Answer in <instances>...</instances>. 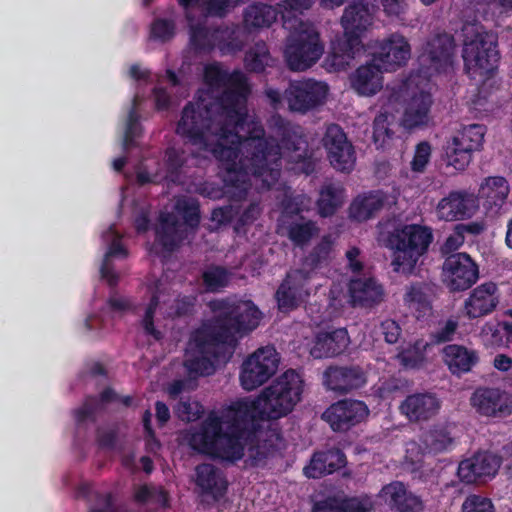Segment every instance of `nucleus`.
<instances>
[{
    "label": "nucleus",
    "mask_w": 512,
    "mask_h": 512,
    "mask_svg": "<svg viewBox=\"0 0 512 512\" xmlns=\"http://www.w3.org/2000/svg\"><path fill=\"white\" fill-rule=\"evenodd\" d=\"M189 110L180 117L176 133L188 143L210 152L226 170L224 182L240 192H247L249 176L260 179L262 188L269 190L279 180L282 168L281 150L295 153L298 160L308 154V141L303 128L273 114L267 120L272 134L265 136L263 126L252 121L247 125V135L240 129H229V133L218 131V126L192 125Z\"/></svg>",
    "instance_id": "f257e3e1"
},
{
    "label": "nucleus",
    "mask_w": 512,
    "mask_h": 512,
    "mask_svg": "<svg viewBox=\"0 0 512 512\" xmlns=\"http://www.w3.org/2000/svg\"><path fill=\"white\" fill-rule=\"evenodd\" d=\"M303 387L299 373L285 371L257 398L233 402L223 416L209 414L191 434V448L211 459L236 463L244 456L241 440L251 438L261 428V421L289 414L301 400Z\"/></svg>",
    "instance_id": "f03ea898"
},
{
    "label": "nucleus",
    "mask_w": 512,
    "mask_h": 512,
    "mask_svg": "<svg viewBox=\"0 0 512 512\" xmlns=\"http://www.w3.org/2000/svg\"><path fill=\"white\" fill-rule=\"evenodd\" d=\"M215 314L200 326L201 341L226 342L234 346L238 338L254 331L260 324L262 312L252 300H212L208 304Z\"/></svg>",
    "instance_id": "7ed1b4c3"
},
{
    "label": "nucleus",
    "mask_w": 512,
    "mask_h": 512,
    "mask_svg": "<svg viewBox=\"0 0 512 512\" xmlns=\"http://www.w3.org/2000/svg\"><path fill=\"white\" fill-rule=\"evenodd\" d=\"M247 96L225 88L215 98L199 97L195 103L188 102L182 109L181 116L186 109L189 110V121L192 125L218 126V131L229 133V129H245L246 113L241 105L246 102Z\"/></svg>",
    "instance_id": "20e7f679"
},
{
    "label": "nucleus",
    "mask_w": 512,
    "mask_h": 512,
    "mask_svg": "<svg viewBox=\"0 0 512 512\" xmlns=\"http://www.w3.org/2000/svg\"><path fill=\"white\" fill-rule=\"evenodd\" d=\"M177 214L161 213L156 228V242L163 251L172 253L180 247L188 236V230L195 232L201 221L199 201L192 197H183L174 205Z\"/></svg>",
    "instance_id": "39448f33"
},
{
    "label": "nucleus",
    "mask_w": 512,
    "mask_h": 512,
    "mask_svg": "<svg viewBox=\"0 0 512 512\" xmlns=\"http://www.w3.org/2000/svg\"><path fill=\"white\" fill-rule=\"evenodd\" d=\"M433 238L432 229L420 224H404L390 232L386 246L394 251V270L412 273L420 257L427 253Z\"/></svg>",
    "instance_id": "423d86ee"
},
{
    "label": "nucleus",
    "mask_w": 512,
    "mask_h": 512,
    "mask_svg": "<svg viewBox=\"0 0 512 512\" xmlns=\"http://www.w3.org/2000/svg\"><path fill=\"white\" fill-rule=\"evenodd\" d=\"M323 52L319 32L312 24L301 21L287 39L284 57L291 71H305L321 58Z\"/></svg>",
    "instance_id": "0eeeda50"
},
{
    "label": "nucleus",
    "mask_w": 512,
    "mask_h": 512,
    "mask_svg": "<svg viewBox=\"0 0 512 512\" xmlns=\"http://www.w3.org/2000/svg\"><path fill=\"white\" fill-rule=\"evenodd\" d=\"M462 57L465 71L471 78L490 76L500 58L497 39L488 32H477L474 38L464 42Z\"/></svg>",
    "instance_id": "6e6552de"
},
{
    "label": "nucleus",
    "mask_w": 512,
    "mask_h": 512,
    "mask_svg": "<svg viewBox=\"0 0 512 512\" xmlns=\"http://www.w3.org/2000/svg\"><path fill=\"white\" fill-rule=\"evenodd\" d=\"M279 354L273 346L258 348L241 366L240 382L243 389L252 391L266 383L277 371Z\"/></svg>",
    "instance_id": "1a4fd4ad"
},
{
    "label": "nucleus",
    "mask_w": 512,
    "mask_h": 512,
    "mask_svg": "<svg viewBox=\"0 0 512 512\" xmlns=\"http://www.w3.org/2000/svg\"><path fill=\"white\" fill-rule=\"evenodd\" d=\"M328 91V85L321 81L293 80L284 91V100L290 111L305 114L324 104Z\"/></svg>",
    "instance_id": "9d476101"
},
{
    "label": "nucleus",
    "mask_w": 512,
    "mask_h": 512,
    "mask_svg": "<svg viewBox=\"0 0 512 512\" xmlns=\"http://www.w3.org/2000/svg\"><path fill=\"white\" fill-rule=\"evenodd\" d=\"M454 38L447 33L430 37L418 57L419 65L430 76L446 71L452 65Z\"/></svg>",
    "instance_id": "9b49d317"
},
{
    "label": "nucleus",
    "mask_w": 512,
    "mask_h": 512,
    "mask_svg": "<svg viewBox=\"0 0 512 512\" xmlns=\"http://www.w3.org/2000/svg\"><path fill=\"white\" fill-rule=\"evenodd\" d=\"M310 272L294 269L287 272L275 292L280 312L288 313L297 309L310 296Z\"/></svg>",
    "instance_id": "f8f14e48"
},
{
    "label": "nucleus",
    "mask_w": 512,
    "mask_h": 512,
    "mask_svg": "<svg viewBox=\"0 0 512 512\" xmlns=\"http://www.w3.org/2000/svg\"><path fill=\"white\" fill-rule=\"evenodd\" d=\"M443 276L450 291H465L478 280L479 268L467 253H454L443 263Z\"/></svg>",
    "instance_id": "ddd939ff"
},
{
    "label": "nucleus",
    "mask_w": 512,
    "mask_h": 512,
    "mask_svg": "<svg viewBox=\"0 0 512 512\" xmlns=\"http://www.w3.org/2000/svg\"><path fill=\"white\" fill-rule=\"evenodd\" d=\"M200 327L192 334V341L195 345L197 355L185 361L187 370L196 375L209 376L212 375L216 366L225 358V345L226 342L205 341L200 340L199 335Z\"/></svg>",
    "instance_id": "4468645a"
},
{
    "label": "nucleus",
    "mask_w": 512,
    "mask_h": 512,
    "mask_svg": "<svg viewBox=\"0 0 512 512\" xmlns=\"http://www.w3.org/2000/svg\"><path fill=\"white\" fill-rule=\"evenodd\" d=\"M369 415V408L364 401L342 399L332 403L322 414V419L335 432H346L360 424Z\"/></svg>",
    "instance_id": "2eb2a0df"
},
{
    "label": "nucleus",
    "mask_w": 512,
    "mask_h": 512,
    "mask_svg": "<svg viewBox=\"0 0 512 512\" xmlns=\"http://www.w3.org/2000/svg\"><path fill=\"white\" fill-rule=\"evenodd\" d=\"M330 164L341 172H350L355 165L356 156L353 145L338 124H330L322 139Z\"/></svg>",
    "instance_id": "dca6fc26"
},
{
    "label": "nucleus",
    "mask_w": 512,
    "mask_h": 512,
    "mask_svg": "<svg viewBox=\"0 0 512 512\" xmlns=\"http://www.w3.org/2000/svg\"><path fill=\"white\" fill-rule=\"evenodd\" d=\"M470 402L482 416L503 418L512 413V395L500 388L478 387Z\"/></svg>",
    "instance_id": "f3484780"
},
{
    "label": "nucleus",
    "mask_w": 512,
    "mask_h": 512,
    "mask_svg": "<svg viewBox=\"0 0 512 512\" xmlns=\"http://www.w3.org/2000/svg\"><path fill=\"white\" fill-rule=\"evenodd\" d=\"M441 400L433 392L412 393L400 403L399 411L410 423L427 422L441 409Z\"/></svg>",
    "instance_id": "a211bd4d"
},
{
    "label": "nucleus",
    "mask_w": 512,
    "mask_h": 512,
    "mask_svg": "<svg viewBox=\"0 0 512 512\" xmlns=\"http://www.w3.org/2000/svg\"><path fill=\"white\" fill-rule=\"evenodd\" d=\"M366 375L358 365L329 366L323 373V383L328 390L346 394L366 384Z\"/></svg>",
    "instance_id": "6ab92c4d"
},
{
    "label": "nucleus",
    "mask_w": 512,
    "mask_h": 512,
    "mask_svg": "<svg viewBox=\"0 0 512 512\" xmlns=\"http://www.w3.org/2000/svg\"><path fill=\"white\" fill-rule=\"evenodd\" d=\"M478 208L477 199L466 191H452L436 207L439 219L456 221L470 218Z\"/></svg>",
    "instance_id": "aec40b11"
},
{
    "label": "nucleus",
    "mask_w": 512,
    "mask_h": 512,
    "mask_svg": "<svg viewBox=\"0 0 512 512\" xmlns=\"http://www.w3.org/2000/svg\"><path fill=\"white\" fill-rule=\"evenodd\" d=\"M499 290L494 282H485L474 288L464 301L469 319H476L493 313L499 304Z\"/></svg>",
    "instance_id": "412c9836"
},
{
    "label": "nucleus",
    "mask_w": 512,
    "mask_h": 512,
    "mask_svg": "<svg viewBox=\"0 0 512 512\" xmlns=\"http://www.w3.org/2000/svg\"><path fill=\"white\" fill-rule=\"evenodd\" d=\"M411 55V47L407 39L401 34H391L379 47V52L374 56L384 71H394L406 64Z\"/></svg>",
    "instance_id": "4be33fe9"
},
{
    "label": "nucleus",
    "mask_w": 512,
    "mask_h": 512,
    "mask_svg": "<svg viewBox=\"0 0 512 512\" xmlns=\"http://www.w3.org/2000/svg\"><path fill=\"white\" fill-rule=\"evenodd\" d=\"M195 484L201 495L209 496L214 501H219L226 495L229 485L224 472L210 463L196 466Z\"/></svg>",
    "instance_id": "5701e85b"
},
{
    "label": "nucleus",
    "mask_w": 512,
    "mask_h": 512,
    "mask_svg": "<svg viewBox=\"0 0 512 512\" xmlns=\"http://www.w3.org/2000/svg\"><path fill=\"white\" fill-rule=\"evenodd\" d=\"M349 343L350 338L345 328L320 331L314 337L310 355L314 359L336 357L346 350Z\"/></svg>",
    "instance_id": "b1692460"
},
{
    "label": "nucleus",
    "mask_w": 512,
    "mask_h": 512,
    "mask_svg": "<svg viewBox=\"0 0 512 512\" xmlns=\"http://www.w3.org/2000/svg\"><path fill=\"white\" fill-rule=\"evenodd\" d=\"M348 293L354 307H372L383 299L384 291L374 277L354 275L348 284Z\"/></svg>",
    "instance_id": "393cba45"
},
{
    "label": "nucleus",
    "mask_w": 512,
    "mask_h": 512,
    "mask_svg": "<svg viewBox=\"0 0 512 512\" xmlns=\"http://www.w3.org/2000/svg\"><path fill=\"white\" fill-rule=\"evenodd\" d=\"M377 9L378 0H353L341 17L343 29L351 28L363 33L372 24Z\"/></svg>",
    "instance_id": "a878e982"
},
{
    "label": "nucleus",
    "mask_w": 512,
    "mask_h": 512,
    "mask_svg": "<svg viewBox=\"0 0 512 512\" xmlns=\"http://www.w3.org/2000/svg\"><path fill=\"white\" fill-rule=\"evenodd\" d=\"M443 363L452 375L460 377L479 362L478 353L460 344H447L441 350Z\"/></svg>",
    "instance_id": "bb28decb"
},
{
    "label": "nucleus",
    "mask_w": 512,
    "mask_h": 512,
    "mask_svg": "<svg viewBox=\"0 0 512 512\" xmlns=\"http://www.w3.org/2000/svg\"><path fill=\"white\" fill-rule=\"evenodd\" d=\"M454 438L448 425L437 423L424 431L419 438V449L422 454L437 455L452 450Z\"/></svg>",
    "instance_id": "cd10ccee"
},
{
    "label": "nucleus",
    "mask_w": 512,
    "mask_h": 512,
    "mask_svg": "<svg viewBox=\"0 0 512 512\" xmlns=\"http://www.w3.org/2000/svg\"><path fill=\"white\" fill-rule=\"evenodd\" d=\"M389 198V194L383 190H372L359 195L350 206V216L358 221L371 219L389 204Z\"/></svg>",
    "instance_id": "c85d7f7f"
},
{
    "label": "nucleus",
    "mask_w": 512,
    "mask_h": 512,
    "mask_svg": "<svg viewBox=\"0 0 512 512\" xmlns=\"http://www.w3.org/2000/svg\"><path fill=\"white\" fill-rule=\"evenodd\" d=\"M403 302L418 320L426 318L433 309L430 286L425 282L411 283L405 288Z\"/></svg>",
    "instance_id": "c756f323"
},
{
    "label": "nucleus",
    "mask_w": 512,
    "mask_h": 512,
    "mask_svg": "<svg viewBox=\"0 0 512 512\" xmlns=\"http://www.w3.org/2000/svg\"><path fill=\"white\" fill-rule=\"evenodd\" d=\"M361 34L354 29H344L342 36L336 37L331 42V58L334 66L344 67L354 59L357 52L360 51Z\"/></svg>",
    "instance_id": "7c9ffc66"
},
{
    "label": "nucleus",
    "mask_w": 512,
    "mask_h": 512,
    "mask_svg": "<svg viewBox=\"0 0 512 512\" xmlns=\"http://www.w3.org/2000/svg\"><path fill=\"white\" fill-rule=\"evenodd\" d=\"M375 62L358 67L350 77L351 86L359 95H374L382 88L383 68Z\"/></svg>",
    "instance_id": "2f4dec72"
},
{
    "label": "nucleus",
    "mask_w": 512,
    "mask_h": 512,
    "mask_svg": "<svg viewBox=\"0 0 512 512\" xmlns=\"http://www.w3.org/2000/svg\"><path fill=\"white\" fill-rule=\"evenodd\" d=\"M509 191L508 181L504 177H488L480 188L483 207L488 213L497 214L505 204Z\"/></svg>",
    "instance_id": "473e14b6"
},
{
    "label": "nucleus",
    "mask_w": 512,
    "mask_h": 512,
    "mask_svg": "<svg viewBox=\"0 0 512 512\" xmlns=\"http://www.w3.org/2000/svg\"><path fill=\"white\" fill-rule=\"evenodd\" d=\"M279 10L272 5L253 2L243 11V26L248 32L270 27L278 18Z\"/></svg>",
    "instance_id": "72a5a7b5"
},
{
    "label": "nucleus",
    "mask_w": 512,
    "mask_h": 512,
    "mask_svg": "<svg viewBox=\"0 0 512 512\" xmlns=\"http://www.w3.org/2000/svg\"><path fill=\"white\" fill-rule=\"evenodd\" d=\"M221 27H208L197 23L189 26V46L196 54H208L217 47L222 39Z\"/></svg>",
    "instance_id": "f704fd0d"
},
{
    "label": "nucleus",
    "mask_w": 512,
    "mask_h": 512,
    "mask_svg": "<svg viewBox=\"0 0 512 512\" xmlns=\"http://www.w3.org/2000/svg\"><path fill=\"white\" fill-rule=\"evenodd\" d=\"M382 494L397 512H421L423 509L422 500L407 492L401 482L396 481L384 486Z\"/></svg>",
    "instance_id": "c9c22d12"
},
{
    "label": "nucleus",
    "mask_w": 512,
    "mask_h": 512,
    "mask_svg": "<svg viewBox=\"0 0 512 512\" xmlns=\"http://www.w3.org/2000/svg\"><path fill=\"white\" fill-rule=\"evenodd\" d=\"M431 105L432 96L430 93L420 92L415 95L404 111L401 120L403 127L412 130L427 124Z\"/></svg>",
    "instance_id": "e433bc0d"
},
{
    "label": "nucleus",
    "mask_w": 512,
    "mask_h": 512,
    "mask_svg": "<svg viewBox=\"0 0 512 512\" xmlns=\"http://www.w3.org/2000/svg\"><path fill=\"white\" fill-rule=\"evenodd\" d=\"M343 191V188L335 183H326L321 187L317 200L318 213L321 217L335 214L342 205Z\"/></svg>",
    "instance_id": "4c0bfd02"
},
{
    "label": "nucleus",
    "mask_w": 512,
    "mask_h": 512,
    "mask_svg": "<svg viewBox=\"0 0 512 512\" xmlns=\"http://www.w3.org/2000/svg\"><path fill=\"white\" fill-rule=\"evenodd\" d=\"M179 5L188 12L192 9H201L207 15L224 16L230 6H236L245 0H177Z\"/></svg>",
    "instance_id": "58836bf2"
},
{
    "label": "nucleus",
    "mask_w": 512,
    "mask_h": 512,
    "mask_svg": "<svg viewBox=\"0 0 512 512\" xmlns=\"http://www.w3.org/2000/svg\"><path fill=\"white\" fill-rule=\"evenodd\" d=\"M459 321L456 317L439 320L428 334V344L433 347L441 344H451L458 334Z\"/></svg>",
    "instance_id": "ea45409f"
},
{
    "label": "nucleus",
    "mask_w": 512,
    "mask_h": 512,
    "mask_svg": "<svg viewBox=\"0 0 512 512\" xmlns=\"http://www.w3.org/2000/svg\"><path fill=\"white\" fill-rule=\"evenodd\" d=\"M271 59L269 49L264 41L256 42L244 57V66L248 72L262 73Z\"/></svg>",
    "instance_id": "a19ab883"
},
{
    "label": "nucleus",
    "mask_w": 512,
    "mask_h": 512,
    "mask_svg": "<svg viewBox=\"0 0 512 512\" xmlns=\"http://www.w3.org/2000/svg\"><path fill=\"white\" fill-rule=\"evenodd\" d=\"M185 163L186 159L183 151L174 147L167 148L164 157L165 179L173 184H180Z\"/></svg>",
    "instance_id": "79ce46f5"
},
{
    "label": "nucleus",
    "mask_w": 512,
    "mask_h": 512,
    "mask_svg": "<svg viewBox=\"0 0 512 512\" xmlns=\"http://www.w3.org/2000/svg\"><path fill=\"white\" fill-rule=\"evenodd\" d=\"M486 134V126L483 124H470L464 126L463 129L454 136L453 139L459 142L472 152L480 151L483 147L484 137Z\"/></svg>",
    "instance_id": "37998d69"
},
{
    "label": "nucleus",
    "mask_w": 512,
    "mask_h": 512,
    "mask_svg": "<svg viewBox=\"0 0 512 512\" xmlns=\"http://www.w3.org/2000/svg\"><path fill=\"white\" fill-rule=\"evenodd\" d=\"M287 236L290 241L298 247L307 245L318 233V227L312 220L305 222H292L288 225Z\"/></svg>",
    "instance_id": "c03bdc74"
},
{
    "label": "nucleus",
    "mask_w": 512,
    "mask_h": 512,
    "mask_svg": "<svg viewBox=\"0 0 512 512\" xmlns=\"http://www.w3.org/2000/svg\"><path fill=\"white\" fill-rule=\"evenodd\" d=\"M472 152L453 138L445 147L447 164L457 171H463L472 160Z\"/></svg>",
    "instance_id": "a18cd8bd"
},
{
    "label": "nucleus",
    "mask_w": 512,
    "mask_h": 512,
    "mask_svg": "<svg viewBox=\"0 0 512 512\" xmlns=\"http://www.w3.org/2000/svg\"><path fill=\"white\" fill-rule=\"evenodd\" d=\"M137 97L133 100V106L128 113L125 133L123 137L122 147L124 151H129L138 146L137 138L142 135V125L140 116L137 112Z\"/></svg>",
    "instance_id": "49530a36"
},
{
    "label": "nucleus",
    "mask_w": 512,
    "mask_h": 512,
    "mask_svg": "<svg viewBox=\"0 0 512 512\" xmlns=\"http://www.w3.org/2000/svg\"><path fill=\"white\" fill-rule=\"evenodd\" d=\"M202 280L207 292L216 293L229 284L230 273L223 266L211 265L203 272Z\"/></svg>",
    "instance_id": "de8ad7c7"
},
{
    "label": "nucleus",
    "mask_w": 512,
    "mask_h": 512,
    "mask_svg": "<svg viewBox=\"0 0 512 512\" xmlns=\"http://www.w3.org/2000/svg\"><path fill=\"white\" fill-rule=\"evenodd\" d=\"M431 346L423 339L416 340L410 347L404 349L399 358L405 367H420L426 360V351Z\"/></svg>",
    "instance_id": "09e8293b"
},
{
    "label": "nucleus",
    "mask_w": 512,
    "mask_h": 512,
    "mask_svg": "<svg viewBox=\"0 0 512 512\" xmlns=\"http://www.w3.org/2000/svg\"><path fill=\"white\" fill-rule=\"evenodd\" d=\"M390 117L387 113H380L373 121V142L377 149H384L394 136V131L390 127Z\"/></svg>",
    "instance_id": "8fccbe9b"
},
{
    "label": "nucleus",
    "mask_w": 512,
    "mask_h": 512,
    "mask_svg": "<svg viewBox=\"0 0 512 512\" xmlns=\"http://www.w3.org/2000/svg\"><path fill=\"white\" fill-rule=\"evenodd\" d=\"M261 429L262 427L257 432H255L251 438H245L241 440L244 449L246 445H249L248 460L250 465L253 467L261 465L269 457L271 452L266 442L261 443L258 439V433L261 431Z\"/></svg>",
    "instance_id": "3c124183"
},
{
    "label": "nucleus",
    "mask_w": 512,
    "mask_h": 512,
    "mask_svg": "<svg viewBox=\"0 0 512 512\" xmlns=\"http://www.w3.org/2000/svg\"><path fill=\"white\" fill-rule=\"evenodd\" d=\"M474 463L477 465V473L481 477L494 476L502 463V457L494 453L484 451L473 455Z\"/></svg>",
    "instance_id": "603ef678"
},
{
    "label": "nucleus",
    "mask_w": 512,
    "mask_h": 512,
    "mask_svg": "<svg viewBox=\"0 0 512 512\" xmlns=\"http://www.w3.org/2000/svg\"><path fill=\"white\" fill-rule=\"evenodd\" d=\"M333 242L329 235L321 238L320 242L305 257V263L312 269L320 267L327 263L332 251Z\"/></svg>",
    "instance_id": "864d4df0"
},
{
    "label": "nucleus",
    "mask_w": 512,
    "mask_h": 512,
    "mask_svg": "<svg viewBox=\"0 0 512 512\" xmlns=\"http://www.w3.org/2000/svg\"><path fill=\"white\" fill-rule=\"evenodd\" d=\"M176 33V25L172 19L156 18L150 26V38L161 43L172 40Z\"/></svg>",
    "instance_id": "5fc2aeb1"
},
{
    "label": "nucleus",
    "mask_w": 512,
    "mask_h": 512,
    "mask_svg": "<svg viewBox=\"0 0 512 512\" xmlns=\"http://www.w3.org/2000/svg\"><path fill=\"white\" fill-rule=\"evenodd\" d=\"M197 303L196 295H178L170 306L169 315L173 318L190 316Z\"/></svg>",
    "instance_id": "6e6d98bb"
},
{
    "label": "nucleus",
    "mask_w": 512,
    "mask_h": 512,
    "mask_svg": "<svg viewBox=\"0 0 512 512\" xmlns=\"http://www.w3.org/2000/svg\"><path fill=\"white\" fill-rule=\"evenodd\" d=\"M431 145L427 141H421L415 147L413 159L410 163L411 170L416 173L425 171L431 158Z\"/></svg>",
    "instance_id": "4d7b16f0"
},
{
    "label": "nucleus",
    "mask_w": 512,
    "mask_h": 512,
    "mask_svg": "<svg viewBox=\"0 0 512 512\" xmlns=\"http://www.w3.org/2000/svg\"><path fill=\"white\" fill-rule=\"evenodd\" d=\"M221 32H223V37L217 42V48L223 55L235 54L242 50L243 42L238 38L235 30L226 27L221 28Z\"/></svg>",
    "instance_id": "13d9d810"
},
{
    "label": "nucleus",
    "mask_w": 512,
    "mask_h": 512,
    "mask_svg": "<svg viewBox=\"0 0 512 512\" xmlns=\"http://www.w3.org/2000/svg\"><path fill=\"white\" fill-rule=\"evenodd\" d=\"M462 512H495L492 500L481 495L471 494L462 504Z\"/></svg>",
    "instance_id": "bf43d9fd"
},
{
    "label": "nucleus",
    "mask_w": 512,
    "mask_h": 512,
    "mask_svg": "<svg viewBox=\"0 0 512 512\" xmlns=\"http://www.w3.org/2000/svg\"><path fill=\"white\" fill-rule=\"evenodd\" d=\"M175 413L180 420L193 422L201 417L203 409L198 402L191 403L189 400H181L175 408Z\"/></svg>",
    "instance_id": "052dcab7"
},
{
    "label": "nucleus",
    "mask_w": 512,
    "mask_h": 512,
    "mask_svg": "<svg viewBox=\"0 0 512 512\" xmlns=\"http://www.w3.org/2000/svg\"><path fill=\"white\" fill-rule=\"evenodd\" d=\"M319 457L323 458L321 461L326 464L329 474L345 467L347 463L345 453L339 448H331L321 451V455Z\"/></svg>",
    "instance_id": "680f3d73"
},
{
    "label": "nucleus",
    "mask_w": 512,
    "mask_h": 512,
    "mask_svg": "<svg viewBox=\"0 0 512 512\" xmlns=\"http://www.w3.org/2000/svg\"><path fill=\"white\" fill-rule=\"evenodd\" d=\"M228 71L223 69L220 64H208L204 68V81L212 87H224L226 85Z\"/></svg>",
    "instance_id": "e2e57ef3"
},
{
    "label": "nucleus",
    "mask_w": 512,
    "mask_h": 512,
    "mask_svg": "<svg viewBox=\"0 0 512 512\" xmlns=\"http://www.w3.org/2000/svg\"><path fill=\"white\" fill-rule=\"evenodd\" d=\"M373 506L368 496L342 497V512H370Z\"/></svg>",
    "instance_id": "0e129e2a"
},
{
    "label": "nucleus",
    "mask_w": 512,
    "mask_h": 512,
    "mask_svg": "<svg viewBox=\"0 0 512 512\" xmlns=\"http://www.w3.org/2000/svg\"><path fill=\"white\" fill-rule=\"evenodd\" d=\"M98 409V399L96 396H88L82 406L75 409L73 414L77 424H82L87 420L95 421V414Z\"/></svg>",
    "instance_id": "69168bd1"
},
{
    "label": "nucleus",
    "mask_w": 512,
    "mask_h": 512,
    "mask_svg": "<svg viewBox=\"0 0 512 512\" xmlns=\"http://www.w3.org/2000/svg\"><path fill=\"white\" fill-rule=\"evenodd\" d=\"M224 88L232 89L234 91H238L239 93L248 96L250 93V87L247 82V77L240 70H234L233 72H228L226 85Z\"/></svg>",
    "instance_id": "338daca9"
},
{
    "label": "nucleus",
    "mask_w": 512,
    "mask_h": 512,
    "mask_svg": "<svg viewBox=\"0 0 512 512\" xmlns=\"http://www.w3.org/2000/svg\"><path fill=\"white\" fill-rule=\"evenodd\" d=\"M88 512H117L112 493H98Z\"/></svg>",
    "instance_id": "774afa93"
}]
</instances>
